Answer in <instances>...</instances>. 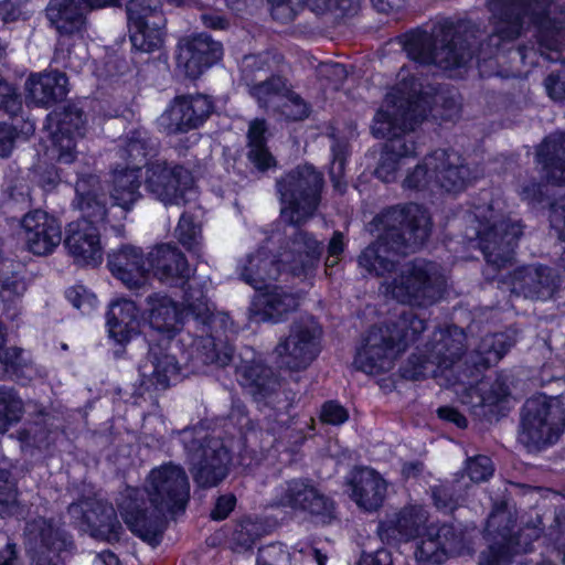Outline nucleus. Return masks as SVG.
Instances as JSON below:
<instances>
[{"mask_svg":"<svg viewBox=\"0 0 565 565\" xmlns=\"http://www.w3.org/2000/svg\"><path fill=\"white\" fill-rule=\"evenodd\" d=\"M491 31L471 21L441 19L430 31L417 28L402 38L407 56L424 65L456 72L473 58L488 60L533 26L541 55L565 64V0H488Z\"/></svg>","mask_w":565,"mask_h":565,"instance_id":"f257e3e1","label":"nucleus"},{"mask_svg":"<svg viewBox=\"0 0 565 565\" xmlns=\"http://www.w3.org/2000/svg\"><path fill=\"white\" fill-rule=\"evenodd\" d=\"M383 232L359 255L360 267L376 277H392L382 287L387 297L399 303L427 308L436 303L446 289V277L438 264L414 259L398 268L399 256L422 247L431 232L428 212L411 203L392 207L381 216Z\"/></svg>","mask_w":565,"mask_h":565,"instance_id":"f03ea898","label":"nucleus"},{"mask_svg":"<svg viewBox=\"0 0 565 565\" xmlns=\"http://www.w3.org/2000/svg\"><path fill=\"white\" fill-rule=\"evenodd\" d=\"M190 499L184 468L173 462L153 468L142 490L126 488L118 509L130 531L152 546L159 544L168 514L183 512Z\"/></svg>","mask_w":565,"mask_h":565,"instance_id":"7ed1b4c3","label":"nucleus"},{"mask_svg":"<svg viewBox=\"0 0 565 565\" xmlns=\"http://www.w3.org/2000/svg\"><path fill=\"white\" fill-rule=\"evenodd\" d=\"M403 93L406 92L402 86L395 93L386 95L371 127L374 137L386 139L375 169L376 177L383 182L395 181L402 161L416 153L414 131L427 108L425 105H417L411 108L404 118L402 110L405 107L403 99L405 96L402 95Z\"/></svg>","mask_w":565,"mask_h":565,"instance_id":"20e7f679","label":"nucleus"},{"mask_svg":"<svg viewBox=\"0 0 565 565\" xmlns=\"http://www.w3.org/2000/svg\"><path fill=\"white\" fill-rule=\"evenodd\" d=\"M469 226L465 237L478 242V247L487 262L484 274L499 270L513 264L514 247L523 234V226L494 209L493 203L476 205L467 214Z\"/></svg>","mask_w":565,"mask_h":565,"instance_id":"39448f33","label":"nucleus"},{"mask_svg":"<svg viewBox=\"0 0 565 565\" xmlns=\"http://www.w3.org/2000/svg\"><path fill=\"white\" fill-rule=\"evenodd\" d=\"M426 329V322L405 310L394 321L372 327L358 350L354 365L366 374L391 370L394 359Z\"/></svg>","mask_w":565,"mask_h":565,"instance_id":"423d86ee","label":"nucleus"},{"mask_svg":"<svg viewBox=\"0 0 565 565\" xmlns=\"http://www.w3.org/2000/svg\"><path fill=\"white\" fill-rule=\"evenodd\" d=\"M183 446L193 480L202 488H211L228 473L231 456L224 441L212 436L203 426L173 431Z\"/></svg>","mask_w":565,"mask_h":565,"instance_id":"0eeeda50","label":"nucleus"},{"mask_svg":"<svg viewBox=\"0 0 565 565\" xmlns=\"http://www.w3.org/2000/svg\"><path fill=\"white\" fill-rule=\"evenodd\" d=\"M324 180L310 164L298 166L276 181L281 218L288 225H303L316 214Z\"/></svg>","mask_w":565,"mask_h":565,"instance_id":"6e6552de","label":"nucleus"},{"mask_svg":"<svg viewBox=\"0 0 565 565\" xmlns=\"http://www.w3.org/2000/svg\"><path fill=\"white\" fill-rule=\"evenodd\" d=\"M565 429V403L558 396L530 398L523 406L519 440L539 449L557 440Z\"/></svg>","mask_w":565,"mask_h":565,"instance_id":"1a4fd4ad","label":"nucleus"},{"mask_svg":"<svg viewBox=\"0 0 565 565\" xmlns=\"http://www.w3.org/2000/svg\"><path fill=\"white\" fill-rule=\"evenodd\" d=\"M321 329L313 320L296 321L275 347L279 369L290 373L307 370L320 353Z\"/></svg>","mask_w":565,"mask_h":565,"instance_id":"9d476101","label":"nucleus"},{"mask_svg":"<svg viewBox=\"0 0 565 565\" xmlns=\"http://www.w3.org/2000/svg\"><path fill=\"white\" fill-rule=\"evenodd\" d=\"M301 225H289L279 238L278 260L292 276H307L312 273L321 258L324 245L322 241Z\"/></svg>","mask_w":565,"mask_h":565,"instance_id":"9b49d317","label":"nucleus"},{"mask_svg":"<svg viewBox=\"0 0 565 565\" xmlns=\"http://www.w3.org/2000/svg\"><path fill=\"white\" fill-rule=\"evenodd\" d=\"M213 110V102L206 95L175 96L159 116L158 125L167 135L186 134L201 127Z\"/></svg>","mask_w":565,"mask_h":565,"instance_id":"f8f14e48","label":"nucleus"},{"mask_svg":"<svg viewBox=\"0 0 565 565\" xmlns=\"http://www.w3.org/2000/svg\"><path fill=\"white\" fill-rule=\"evenodd\" d=\"M402 86L406 92L402 94L405 96L403 98L405 107L402 110L404 116L417 105L427 107L418 124L423 121L428 111H433L435 117H440L444 120H455L460 116L461 103L457 94L436 90L431 87L424 90L423 85L414 76L404 77L390 93H395Z\"/></svg>","mask_w":565,"mask_h":565,"instance_id":"ddd939ff","label":"nucleus"},{"mask_svg":"<svg viewBox=\"0 0 565 565\" xmlns=\"http://www.w3.org/2000/svg\"><path fill=\"white\" fill-rule=\"evenodd\" d=\"M192 184L191 172L182 166L160 160L146 166V190L164 204H179Z\"/></svg>","mask_w":565,"mask_h":565,"instance_id":"4468645a","label":"nucleus"},{"mask_svg":"<svg viewBox=\"0 0 565 565\" xmlns=\"http://www.w3.org/2000/svg\"><path fill=\"white\" fill-rule=\"evenodd\" d=\"M68 514L90 536L107 542L119 540L121 525L114 507L103 500L86 499L68 507Z\"/></svg>","mask_w":565,"mask_h":565,"instance_id":"2eb2a0df","label":"nucleus"},{"mask_svg":"<svg viewBox=\"0 0 565 565\" xmlns=\"http://www.w3.org/2000/svg\"><path fill=\"white\" fill-rule=\"evenodd\" d=\"M223 55V46L205 33L180 39L177 46V65L189 78H198Z\"/></svg>","mask_w":565,"mask_h":565,"instance_id":"dca6fc26","label":"nucleus"},{"mask_svg":"<svg viewBox=\"0 0 565 565\" xmlns=\"http://www.w3.org/2000/svg\"><path fill=\"white\" fill-rule=\"evenodd\" d=\"M86 117L75 105L64 106L49 116V130L54 146L57 148V160L71 163L75 159V140L85 134Z\"/></svg>","mask_w":565,"mask_h":565,"instance_id":"f3484780","label":"nucleus"},{"mask_svg":"<svg viewBox=\"0 0 565 565\" xmlns=\"http://www.w3.org/2000/svg\"><path fill=\"white\" fill-rule=\"evenodd\" d=\"M433 185L446 192L457 193L476 178L465 158L455 151L437 149L428 154Z\"/></svg>","mask_w":565,"mask_h":565,"instance_id":"a211bd4d","label":"nucleus"},{"mask_svg":"<svg viewBox=\"0 0 565 565\" xmlns=\"http://www.w3.org/2000/svg\"><path fill=\"white\" fill-rule=\"evenodd\" d=\"M277 504L310 513L322 522L333 516V502L321 493L310 480L298 478L286 482L277 497Z\"/></svg>","mask_w":565,"mask_h":565,"instance_id":"6ab92c4d","label":"nucleus"},{"mask_svg":"<svg viewBox=\"0 0 565 565\" xmlns=\"http://www.w3.org/2000/svg\"><path fill=\"white\" fill-rule=\"evenodd\" d=\"M21 228L25 245L34 255L51 254L62 241L61 224L43 210L26 213L21 220Z\"/></svg>","mask_w":565,"mask_h":565,"instance_id":"aec40b11","label":"nucleus"},{"mask_svg":"<svg viewBox=\"0 0 565 565\" xmlns=\"http://www.w3.org/2000/svg\"><path fill=\"white\" fill-rule=\"evenodd\" d=\"M65 246L81 265H97L102 260L99 231L90 221L77 220L68 224Z\"/></svg>","mask_w":565,"mask_h":565,"instance_id":"412c9836","label":"nucleus"},{"mask_svg":"<svg viewBox=\"0 0 565 565\" xmlns=\"http://www.w3.org/2000/svg\"><path fill=\"white\" fill-rule=\"evenodd\" d=\"M108 267L113 276L127 288L138 289L145 285L149 273L148 257L139 247L122 245L108 255Z\"/></svg>","mask_w":565,"mask_h":565,"instance_id":"4be33fe9","label":"nucleus"},{"mask_svg":"<svg viewBox=\"0 0 565 565\" xmlns=\"http://www.w3.org/2000/svg\"><path fill=\"white\" fill-rule=\"evenodd\" d=\"M513 527L514 521L504 509H498L489 515L486 531L489 535L501 537L502 542H497L483 551L479 556V565H502L510 559L512 553L518 552L513 544Z\"/></svg>","mask_w":565,"mask_h":565,"instance_id":"5701e85b","label":"nucleus"},{"mask_svg":"<svg viewBox=\"0 0 565 565\" xmlns=\"http://www.w3.org/2000/svg\"><path fill=\"white\" fill-rule=\"evenodd\" d=\"M558 288V278L545 266H525L514 270L511 292L530 299H548Z\"/></svg>","mask_w":565,"mask_h":565,"instance_id":"b1692460","label":"nucleus"},{"mask_svg":"<svg viewBox=\"0 0 565 565\" xmlns=\"http://www.w3.org/2000/svg\"><path fill=\"white\" fill-rule=\"evenodd\" d=\"M427 521L428 514L425 509L408 505L382 521L377 532L383 541H409L422 533Z\"/></svg>","mask_w":565,"mask_h":565,"instance_id":"393cba45","label":"nucleus"},{"mask_svg":"<svg viewBox=\"0 0 565 565\" xmlns=\"http://www.w3.org/2000/svg\"><path fill=\"white\" fill-rule=\"evenodd\" d=\"M462 547V539L455 527L443 524L435 533L429 532L415 550V558L418 565H440L449 554L459 553Z\"/></svg>","mask_w":565,"mask_h":565,"instance_id":"a878e982","label":"nucleus"},{"mask_svg":"<svg viewBox=\"0 0 565 565\" xmlns=\"http://www.w3.org/2000/svg\"><path fill=\"white\" fill-rule=\"evenodd\" d=\"M74 206L82 213L79 220L90 221L95 226L106 218V194L97 175L81 174L75 183Z\"/></svg>","mask_w":565,"mask_h":565,"instance_id":"bb28decb","label":"nucleus"},{"mask_svg":"<svg viewBox=\"0 0 565 565\" xmlns=\"http://www.w3.org/2000/svg\"><path fill=\"white\" fill-rule=\"evenodd\" d=\"M149 270L162 282L188 279L191 269L183 253L173 244L156 245L148 254Z\"/></svg>","mask_w":565,"mask_h":565,"instance_id":"cd10ccee","label":"nucleus"},{"mask_svg":"<svg viewBox=\"0 0 565 565\" xmlns=\"http://www.w3.org/2000/svg\"><path fill=\"white\" fill-rule=\"evenodd\" d=\"M25 541L28 548L34 555H47L52 553L58 556L62 551L72 544L65 533L52 521L43 518L34 519L26 523Z\"/></svg>","mask_w":565,"mask_h":565,"instance_id":"c85d7f7f","label":"nucleus"},{"mask_svg":"<svg viewBox=\"0 0 565 565\" xmlns=\"http://www.w3.org/2000/svg\"><path fill=\"white\" fill-rule=\"evenodd\" d=\"M286 271L278 260V249L275 254L266 246L249 254L239 267V277L255 289H262L266 282L278 279Z\"/></svg>","mask_w":565,"mask_h":565,"instance_id":"c756f323","label":"nucleus"},{"mask_svg":"<svg viewBox=\"0 0 565 565\" xmlns=\"http://www.w3.org/2000/svg\"><path fill=\"white\" fill-rule=\"evenodd\" d=\"M299 307L298 297L280 287L256 296L249 306V317L255 322H278Z\"/></svg>","mask_w":565,"mask_h":565,"instance_id":"7c9ffc66","label":"nucleus"},{"mask_svg":"<svg viewBox=\"0 0 565 565\" xmlns=\"http://www.w3.org/2000/svg\"><path fill=\"white\" fill-rule=\"evenodd\" d=\"M349 484L351 498L359 508L371 512L383 504L387 484L375 470L363 468L354 471Z\"/></svg>","mask_w":565,"mask_h":565,"instance_id":"2f4dec72","label":"nucleus"},{"mask_svg":"<svg viewBox=\"0 0 565 565\" xmlns=\"http://www.w3.org/2000/svg\"><path fill=\"white\" fill-rule=\"evenodd\" d=\"M466 347V334L458 327L435 331L426 344V351L440 372L452 367L461 358Z\"/></svg>","mask_w":565,"mask_h":565,"instance_id":"473e14b6","label":"nucleus"},{"mask_svg":"<svg viewBox=\"0 0 565 565\" xmlns=\"http://www.w3.org/2000/svg\"><path fill=\"white\" fill-rule=\"evenodd\" d=\"M183 316H192L194 321L201 324L203 332L217 333L220 328L227 329L228 316L213 312L202 285L190 284L188 286L183 297Z\"/></svg>","mask_w":565,"mask_h":565,"instance_id":"72a5a7b5","label":"nucleus"},{"mask_svg":"<svg viewBox=\"0 0 565 565\" xmlns=\"http://www.w3.org/2000/svg\"><path fill=\"white\" fill-rule=\"evenodd\" d=\"M238 374L242 384L248 390L255 401L270 404L280 388L279 376L274 370L260 362L243 364Z\"/></svg>","mask_w":565,"mask_h":565,"instance_id":"f704fd0d","label":"nucleus"},{"mask_svg":"<svg viewBox=\"0 0 565 565\" xmlns=\"http://www.w3.org/2000/svg\"><path fill=\"white\" fill-rule=\"evenodd\" d=\"M87 10L83 0H51L45 12L51 25L60 34L72 35L84 29Z\"/></svg>","mask_w":565,"mask_h":565,"instance_id":"c9c22d12","label":"nucleus"},{"mask_svg":"<svg viewBox=\"0 0 565 565\" xmlns=\"http://www.w3.org/2000/svg\"><path fill=\"white\" fill-rule=\"evenodd\" d=\"M26 97L36 105L50 106L67 94V77L57 71L31 75L26 83Z\"/></svg>","mask_w":565,"mask_h":565,"instance_id":"e433bc0d","label":"nucleus"},{"mask_svg":"<svg viewBox=\"0 0 565 565\" xmlns=\"http://www.w3.org/2000/svg\"><path fill=\"white\" fill-rule=\"evenodd\" d=\"M179 363L175 356L160 345H152L147 361L140 366V373L157 388L166 390L170 381L179 375Z\"/></svg>","mask_w":565,"mask_h":565,"instance_id":"4c0bfd02","label":"nucleus"},{"mask_svg":"<svg viewBox=\"0 0 565 565\" xmlns=\"http://www.w3.org/2000/svg\"><path fill=\"white\" fill-rule=\"evenodd\" d=\"M536 157L548 182L565 184V132L546 137L540 145Z\"/></svg>","mask_w":565,"mask_h":565,"instance_id":"58836bf2","label":"nucleus"},{"mask_svg":"<svg viewBox=\"0 0 565 565\" xmlns=\"http://www.w3.org/2000/svg\"><path fill=\"white\" fill-rule=\"evenodd\" d=\"M109 334L118 343L128 342L139 331V311L128 299L114 301L107 312Z\"/></svg>","mask_w":565,"mask_h":565,"instance_id":"ea45409f","label":"nucleus"},{"mask_svg":"<svg viewBox=\"0 0 565 565\" xmlns=\"http://www.w3.org/2000/svg\"><path fill=\"white\" fill-rule=\"evenodd\" d=\"M514 344L515 338L509 333L487 334L468 354L466 364L478 372L486 370L497 364Z\"/></svg>","mask_w":565,"mask_h":565,"instance_id":"a19ab883","label":"nucleus"},{"mask_svg":"<svg viewBox=\"0 0 565 565\" xmlns=\"http://www.w3.org/2000/svg\"><path fill=\"white\" fill-rule=\"evenodd\" d=\"M149 323L161 333L172 337L183 323V311L177 302L164 295L154 294L148 297Z\"/></svg>","mask_w":565,"mask_h":565,"instance_id":"79ce46f5","label":"nucleus"},{"mask_svg":"<svg viewBox=\"0 0 565 565\" xmlns=\"http://www.w3.org/2000/svg\"><path fill=\"white\" fill-rule=\"evenodd\" d=\"M267 126L264 119H254L249 122L247 131V159L259 172L275 168L277 161L266 145L265 132Z\"/></svg>","mask_w":565,"mask_h":565,"instance_id":"37998d69","label":"nucleus"},{"mask_svg":"<svg viewBox=\"0 0 565 565\" xmlns=\"http://www.w3.org/2000/svg\"><path fill=\"white\" fill-rule=\"evenodd\" d=\"M202 331L193 341L196 359L203 364H213L217 367L228 365L233 360L234 349L227 341L212 333Z\"/></svg>","mask_w":565,"mask_h":565,"instance_id":"c03bdc74","label":"nucleus"},{"mask_svg":"<svg viewBox=\"0 0 565 565\" xmlns=\"http://www.w3.org/2000/svg\"><path fill=\"white\" fill-rule=\"evenodd\" d=\"M249 95L259 107L278 110L289 92L287 81L279 75H271L246 85Z\"/></svg>","mask_w":565,"mask_h":565,"instance_id":"a18cd8bd","label":"nucleus"},{"mask_svg":"<svg viewBox=\"0 0 565 565\" xmlns=\"http://www.w3.org/2000/svg\"><path fill=\"white\" fill-rule=\"evenodd\" d=\"M22 350L17 347L2 348L0 342V380L11 373L17 379L32 381L34 379H44L47 376L45 367L26 363L21 358Z\"/></svg>","mask_w":565,"mask_h":565,"instance_id":"49530a36","label":"nucleus"},{"mask_svg":"<svg viewBox=\"0 0 565 565\" xmlns=\"http://www.w3.org/2000/svg\"><path fill=\"white\" fill-rule=\"evenodd\" d=\"M26 291V284L19 274L0 270V299L3 310L10 319H15L22 308V298Z\"/></svg>","mask_w":565,"mask_h":565,"instance_id":"de8ad7c7","label":"nucleus"},{"mask_svg":"<svg viewBox=\"0 0 565 565\" xmlns=\"http://www.w3.org/2000/svg\"><path fill=\"white\" fill-rule=\"evenodd\" d=\"M139 177L136 169H124L114 172L110 194L114 202L126 211L140 198Z\"/></svg>","mask_w":565,"mask_h":565,"instance_id":"09e8293b","label":"nucleus"},{"mask_svg":"<svg viewBox=\"0 0 565 565\" xmlns=\"http://www.w3.org/2000/svg\"><path fill=\"white\" fill-rule=\"evenodd\" d=\"M175 6L181 4V0H168ZM127 15L129 24L166 25L167 20L161 9V0H130L127 3Z\"/></svg>","mask_w":565,"mask_h":565,"instance_id":"8fccbe9b","label":"nucleus"},{"mask_svg":"<svg viewBox=\"0 0 565 565\" xmlns=\"http://www.w3.org/2000/svg\"><path fill=\"white\" fill-rule=\"evenodd\" d=\"M157 146L146 131H132L125 141L121 150V157L130 163L128 169H136L139 172V166L156 153Z\"/></svg>","mask_w":565,"mask_h":565,"instance_id":"3c124183","label":"nucleus"},{"mask_svg":"<svg viewBox=\"0 0 565 565\" xmlns=\"http://www.w3.org/2000/svg\"><path fill=\"white\" fill-rule=\"evenodd\" d=\"M130 41L132 46L141 52L151 53L160 50L164 42L166 25H153L151 22L147 24H129Z\"/></svg>","mask_w":565,"mask_h":565,"instance_id":"603ef678","label":"nucleus"},{"mask_svg":"<svg viewBox=\"0 0 565 565\" xmlns=\"http://www.w3.org/2000/svg\"><path fill=\"white\" fill-rule=\"evenodd\" d=\"M439 371L426 349L420 353L412 354L399 370L402 377L409 381H420L430 375L437 376Z\"/></svg>","mask_w":565,"mask_h":565,"instance_id":"864d4df0","label":"nucleus"},{"mask_svg":"<svg viewBox=\"0 0 565 565\" xmlns=\"http://www.w3.org/2000/svg\"><path fill=\"white\" fill-rule=\"evenodd\" d=\"M24 413V405L13 388H0V434L18 423Z\"/></svg>","mask_w":565,"mask_h":565,"instance_id":"5fc2aeb1","label":"nucleus"},{"mask_svg":"<svg viewBox=\"0 0 565 565\" xmlns=\"http://www.w3.org/2000/svg\"><path fill=\"white\" fill-rule=\"evenodd\" d=\"M270 72L269 55H247L242 62V79L245 85L265 78Z\"/></svg>","mask_w":565,"mask_h":565,"instance_id":"6e6d98bb","label":"nucleus"},{"mask_svg":"<svg viewBox=\"0 0 565 565\" xmlns=\"http://www.w3.org/2000/svg\"><path fill=\"white\" fill-rule=\"evenodd\" d=\"M480 390L488 397L489 407L504 401L510 395L511 376L508 373H499L493 381L480 380Z\"/></svg>","mask_w":565,"mask_h":565,"instance_id":"4d7b16f0","label":"nucleus"},{"mask_svg":"<svg viewBox=\"0 0 565 565\" xmlns=\"http://www.w3.org/2000/svg\"><path fill=\"white\" fill-rule=\"evenodd\" d=\"M175 236L185 248L192 250L200 243L201 225L195 222L192 215L183 213L175 228Z\"/></svg>","mask_w":565,"mask_h":565,"instance_id":"13d9d810","label":"nucleus"},{"mask_svg":"<svg viewBox=\"0 0 565 565\" xmlns=\"http://www.w3.org/2000/svg\"><path fill=\"white\" fill-rule=\"evenodd\" d=\"M431 170L428 167V154L409 171L403 181V186L411 190L435 189Z\"/></svg>","mask_w":565,"mask_h":565,"instance_id":"bf43d9fd","label":"nucleus"},{"mask_svg":"<svg viewBox=\"0 0 565 565\" xmlns=\"http://www.w3.org/2000/svg\"><path fill=\"white\" fill-rule=\"evenodd\" d=\"M290 554L280 543H271L258 550L257 565H289Z\"/></svg>","mask_w":565,"mask_h":565,"instance_id":"052dcab7","label":"nucleus"},{"mask_svg":"<svg viewBox=\"0 0 565 565\" xmlns=\"http://www.w3.org/2000/svg\"><path fill=\"white\" fill-rule=\"evenodd\" d=\"M317 75L331 88L339 89L348 77V71L340 63L323 62L318 65Z\"/></svg>","mask_w":565,"mask_h":565,"instance_id":"680f3d73","label":"nucleus"},{"mask_svg":"<svg viewBox=\"0 0 565 565\" xmlns=\"http://www.w3.org/2000/svg\"><path fill=\"white\" fill-rule=\"evenodd\" d=\"M22 109V102L15 88L0 78V114L17 116Z\"/></svg>","mask_w":565,"mask_h":565,"instance_id":"e2e57ef3","label":"nucleus"},{"mask_svg":"<svg viewBox=\"0 0 565 565\" xmlns=\"http://www.w3.org/2000/svg\"><path fill=\"white\" fill-rule=\"evenodd\" d=\"M494 471L492 460L483 455L469 458L466 463V472L473 482L487 481Z\"/></svg>","mask_w":565,"mask_h":565,"instance_id":"0e129e2a","label":"nucleus"},{"mask_svg":"<svg viewBox=\"0 0 565 565\" xmlns=\"http://www.w3.org/2000/svg\"><path fill=\"white\" fill-rule=\"evenodd\" d=\"M271 17L282 23L294 20L305 0H267Z\"/></svg>","mask_w":565,"mask_h":565,"instance_id":"69168bd1","label":"nucleus"},{"mask_svg":"<svg viewBox=\"0 0 565 565\" xmlns=\"http://www.w3.org/2000/svg\"><path fill=\"white\" fill-rule=\"evenodd\" d=\"M277 111L291 120H301L308 116L306 103L290 89Z\"/></svg>","mask_w":565,"mask_h":565,"instance_id":"338daca9","label":"nucleus"},{"mask_svg":"<svg viewBox=\"0 0 565 565\" xmlns=\"http://www.w3.org/2000/svg\"><path fill=\"white\" fill-rule=\"evenodd\" d=\"M311 11L317 14L339 11L340 14H352L355 11L352 0H305Z\"/></svg>","mask_w":565,"mask_h":565,"instance_id":"774afa93","label":"nucleus"}]
</instances>
